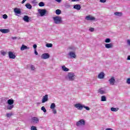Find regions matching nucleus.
<instances>
[{"mask_svg":"<svg viewBox=\"0 0 130 130\" xmlns=\"http://www.w3.org/2000/svg\"><path fill=\"white\" fill-rule=\"evenodd\" d=\"M53 20L54 21V23L55 24H57V25L61 24V23H62V19H61V17L60 16L53 17Z\"/></svg>","mask_w":130,"mask_h":130,"instance_id":"obj_1","label":"nucleus"},{"mask_svg":"<svg viewBox=\"0 0 130 130\" xmlns=\"http://www.w3.org/2000/svg\"><path fill=\"white\" fill-rule=\"evenodd\" d=\"M68 77L69 81H75V73H69L68 75Z\"/></svg>","mask_w":130,"mask_h":130,"instance_id":"obj_2","label":"nucleus"},{"mask_svg":"<svg viewBox=\"0 0 130 130\" xmlns=\"http://www.w3.org/2000/svg\"><path fill=\"white\" fill-rule=\"evenodd\" d=\"M85 124H86V121L84 119H80L76 122L77 126H81V125H85Z\"/></svg>","mask_w":130,"mask_h":130,"instance_id":"obj_3","label":"nucleus"},{"mask_svg":"<svg viewBox=\"0 0 130 130\" xmlns=\"http://www.w3.org/2000/svg\"><path fill=\"white\" fill-rule=\"evenodd\" d=\"M108 82L110 85L113 86L115 83V77H114V76L111 77V78L109 79Z\"/></svg>","mask_w":130,"mask_h":130,"instance_id":"obj_4","label":"nucleus"},{"mask_svg":"<svg viewBox=\"0 0 130 130\" xmlns=\"http://www.w3.org/2000/svg\"><path fill=\"white\" fill-rule=\"evenodd\" d=\"M74 107L78 110H82L83 108H84V105H82L80 103L76 104L74 105Z\"/></svg>","mask_w":130,"mask_h":130,"instance_id":"obj_5","label":"nucleus"},{"mask_svg":"<svg viewBox=\"0 0 130 130\" xmlns=\"http://www.w3.org/2000/svg\"><path fill=\"white\" fill-rule=\"evenodd\" d=\"M38 12L41 17H43V16H44L47 12L46 9H38Z\"/></svg>","mask_w":130,"mask_h":130,"instance_id":"obj_6","label":"nucleus"},{"mask_svg":"<svg viewBox=\"0 0 130 130\" xmlns=\"http://www.w3.org/2000/svg\"><path fill=\"white\" fill-rule=\"evenodd\" d=\"M8 55H9V58H11L12 59H15V58H16V55L12 51L8 52Z\"/></svg>","mask_w":130,"mask_h":130,"instance_id":"obj_7","label":"nucleus"},{"mask_svg":"<svg viewBox=\"0 0 130 130\" xmlns=\"http://www.w3.org/2000/svg\"><path fill=\"white\" fill-rule=\"evenodd\" d=\"M49 57H50V55L47 53L42 54L41 55V58H42V59H47V58H49Z\"/></svg>","mask_w":130,"mask_h":130,"instance_id":"obj_8","label":"nucleus"},{"mask_svg":"<svg viewBox=\"0 0 130 130\" xmlns=\"http://www.w3.org/2000/svg\"><path fill=\"white\" fill-rule=\"evenodd\" d=\"M31 17H29L27 15H24L23 17V20L24 22H26V23H29L30 21H31Z\"/></svg>","mask_w":130,"mask_h":130,"instance_id":"obj_9","label":"nucleus"},{"mask_svg":"<svg viewBox=\"0 0 130 130\" xmlns=\"http://www.w3.org/2000/svg\"><path fill=\"white\" fill-rule=\"evenodd\" d=\"M48 101V94L45 95L42 100V103H45Z\"/></svg>","mask_w":130,"mask_h":130,"instance_id":"obj_10","label":"nucleus"},{"mask_svg":"<svg viewBox=\"0 0 130 130\" xmlns=\"http://www.w3.org/2000/svg\"><path fill=\"white\" fill-rule=\"evenodd\" d=\"M95 17L91 15H88L85 17V20H87V21H93V20H95Z\"/></svg>","mask_w":130,"mask_h":130,"instance_id":"obj_11","label":"nucleus"},{"mask_svg":"<svg viewBox=\"0 0 130 130\" xmlns=\"http://www.w3.org/2000/svg\"><path fill=\"white\" fill-rule=\"evenodd\" d=\"M31 120L34 123H39V119L38 117H34L31 118Z\"/></svg>","mask_w":130,"mask_h":130,"instance_id":"obj_12","label":"nucleus"},{"mask_svg":"<svg viewBox=\"0 0 130 130\" xmlns=\"http://www.w3.org/2000/svg\"><path fill=\"white\" fill-rule=\"evenodd\" d=\"M71 58H76V54L74 52H70L68 54Z\"/></svg>","mask_w":130,"mask_h":130,"instance_id":"obj_13","label":"nucleus"},{"mask_svg":"<svg viewBox=\"0 0 130 130\" xmlns=\"http://www.w3.org/2000/svg\"><path fill=\"white\" fill-rule=\"evenodd\" d=\"M104 77H105V75L103 72H101L98 76V79H104Z\"/></svg>","mask_w":130,"mask_h":130,"instance_id":"obj_14","label":"nucleus"},{"mask_svg":"<svg viewBox=\"0 0 130 130\" xmlns=\"http://www.w3.org/2000/svg\"><path fill=\"white\" fill-rule=\"evenodd\" d=\"M30 48L28 47V46L22 44L21 48H20V50H21V51H23V50H25V49H29Z\"/></svg>","mask_w":130,"mask_h":130,"instance_id":"obj_15","label":"nucleus"},{"mask_svg":"<svg viewBox=\"0 0 130 130\" xmlns=\"http://www.w3.org/2000/svg\"><path fill=\"white\" fill-rule=\"evenodd\" d=\"M73 8L75 10H77L78 11H80V10H81V5H79V4H76V5H74Z\"/></svg>","mask_w":130,"mask_h":130,"instance_id":"obj_16","label":"nucleus"},{"mask_svg":"<svg viewBox=\"0 0 130 130\" xmlns=\"http://www.w3.org/2000/svg\"><path fill=\"white\" fill-rule=\"evenodd\" d=\"M0 32L2 33H9L10 32V30L9 29H0Z\"/></svg>","mask_w":130,"mask_h":130,"instance_id":"obj_17","label":"nucleus"},{"mask_svg":"<svg viewBox=\"0 0 130 130\" xmlns=\"http://www.w3.org/2000/svg\"><path fill=\"white\" fill-rule=\"evenodd\" d=\"M105 46L106 48H112V47H113V45L112 44V43L106 44L105 45Z\"/></svg>","mask_w":130,"mask_h":130,"instance_id":"obj_18","label":"nucleus"},{"mask_svg":"<svg viewBox=\"0 0 130 130\" xmlns=\"http://www.w3.org/2000/svg\"><path fill=\"white\" fill-rule=\"evenodd\" d=\"M14 13H15V14H21V10L20 9L16 8L14 9Z\"/></svg>","mask_w":130,"mask_h":130,"instance_id":"obj_19","label":"nucleus"},{"mask_svg":"<svg viewBox=\"0 0 130 130\" xmlns=\"http://www.w3.org/2000/svg\"><path fill=\"white\" fill-rule=\"evenodd\" d=\"M7 103L9 105H13L14 104V101L12 99H9L7 101Z\"/></svg>","mask_w":130,"mask_h":130,"instance_id":"obj_20","label":"nucleus"},{"mask_svg":"<svg viewBox=\"0 0 130 130\" xmlns=\"http://www.w3.org/2000/svg\"><path fill=\"white\" fill-rule=\"evenodd\" d=\"M98 93L101 94V95H103V94H105V91L102 89V88H100L98 90Z\"/></svg>","mask_w":130,"mask_h":130,"instance_id":"obj_21","label":"nucleus"},{"mask_svg":"<svg viewBox=\"0 0 130 130\" xmlns=\"http://www.w3.org/2000/svg\"><path fill=\"white\" fill-rule=\"evenodd\" d=\"M62 70L64 72H69L70 71V69H69V68L66 67V66H62Z\"/></svg>","mask_w":130,"mask_h":130,"instance_id":"obj_22","label":"nucleus"},{"mask_svg":"<svg viewBox=\"0 0 130 130\" xmlns=\"http://www.w3.org/2000/svg\"><path fill=\"white\" fill-rule=\"evenodd\" d=\"M25 7L27 8V9H29V10H31V9H32V5L29 3H27L25 5Z\"/></svg>","mask_w":130,"mask_h":130,"instance_id":"obj_23","label":"nucleus"},{"mask_svg":"<svg viewBox=\"0 0 130 130\" xmlns=\"http://www.w3.org/2000/svg\"><path fill=\"white\" fill-rule=\"evenodd\" d=\"M114 15L115 16H118V17H121V16H122V13L116 12L114 13Z\"/></svg>","mask_w":130,"mask_h":130,"instance_id":"obj_24","label":"nucleus"},{"mask_svg":"<svg viewBox=\"0 0 130 130\" xmlns=\"http://www.w3.org/2000/svg\"><path fill=\"white\" fill-rule=\"evenodd\" d=\"M118 108H114V107H112L111 108V111H113L114 112H116V111H118Z\"/></svg>","mask_w":130,"mask_h":130,"instance_id":"obj_25","label":"nucleus"},{"mask_svg":"<svg viewBox=\"0 0 130 130\" xmlns=\"http://www.w3.org/2000/svg\"><path fill=\"white\" fill-rule=\"evenodd\" d=\"M55 13L56 14V15H60L61 14V11L59 9H57L55 11Z\"/></svg>","mask_w":130,"mask_h":130,"instance_id":"obj_26","label":"nucleus"},{"mask_svg":"<svg viewBox=\"0 0 130 130\" xmlns=\"http://www.w3.org/2000/svg\"><path fill=\"white\" fill-rule=\"evenodd\" d=\"M12 108H14V105H9V106H7V109L9 110H11Z\"/></svg>","mask_w":130,"mask_h":130,"instance_id":"obj_27","label":"nucleus"},{"mask_svg":"<svg viewBox=\"0 0 130 130\" xmlns=\"http://www.w3.org/2000/svg\"><path fill=\"white\" fill-rule=\"evenodd\" d=\"M54 108H55V104L54 103H53L51 104L50 109H54Z\"/></svg>","mask_w":130,"mask_h":130,"instance_id":"obj_28","label":"nucleus"},{"mask_svg":"<svg viewBox=\"0 0 130 130\" xmlns=\"http://www.w3.org/2000/svg\"><path fill=\"white\" fill-rule=\"evenodd\" d=\"M101 101L102 102L106 101V96H105V95H102L101 96Z\"/></svg>","mask_w":130,"mask_h":130,"instance_id":"obj_29","label":"nucleus"},{"mask_svg":"<svg viewBox=\"0 0 130 130\" xmlns=\"http://www.w3.org/2000/svg\"><path fill=\"white\" fill-rule=\"evenodd\" d=\"M39 7H44L45 6V4H44V2H41L39 3Z\"/></svg>","mask_w":130,"mask_h":130,"instance_id":"obj_30","label":"nucleus"},{"mask_svg":"<svg viewBox=\"0 0 130 130\" xmlns=\"http://www.w3.org/2000/svg\"><path fill=\"white\" fill-rule=\"evenodd\" d=\"M46 47L50 48V47H52L53 45L51 43H47L46 44Z\"/></svg>","mask_w":130,"mask_h":130,"instance_id":"obj_31","label":"nucleus"},{"mask_svg":"<svg viewBox=\"0 0 130 130\" xmlns=\"http://www.w3.org/2000/svg\"><path fill=\"white\" fill-rule=\"evenodd\" d=\"M111 42V40H110V38H107L105 40V42H106V43H109L110 42Z\"/></svg>","mask_w":130,"mask_h":130,"instance_id":"obj_32","label":"nucleus"},{"mask_svg":"<svg viewBox=\"0 0 130 130\" xmlns=\"http://www.w3.org/2000/svg\"><path fill=\"white\" fill-rule=\"evenodd\" d=\"M41 110H42V111H43V112H44V113H46L47 110L46 109H45V107L43 106L41 108Z\"/></svg>","mask_w":130,"mask_h":130,"instance_id":"obj_33","label":"nucleus"},{"mask_svg":"<svg viewBox=\"0 0 130 130\" xmlns=\"http://www.w3.org/2000/svg\"><path fill=\"white\" fill-rule=\"evenodd\" d=\"M31 130H37V127L35 126H31L30 127Z\"/></svg>","mask_w":130,"mask_h":130,"instance_id":"obj_34","label":"nucleus"},{"mask_svg":"<svg viewBox=\"0 0 130 130\" xmlns=\"http://www.w3.org/2000/svg\"><path fill=\"white\" fill-rule=\"evenodd\" d=\"M1 54L3 56H5L7 54V52L4 51H1Z\"/></svg>","mask_w":130,"mask_h":130,"instance_id":"obj_35","label":"nucleus"},{"mask_svg":"<svg viewBox=\"0 0 130 130\" xmlns=\"http://www.w3.org/2000/svg\"><path fill=\"white\" fill-rule=\"evenodd\" d=\"M83 108H85L86 110H90V108L89 107L85 106L83 105Z\"/></svg>","mask_w":130,"mask_h":130,"instance_id":"obj_36","label":"nucleus"},{"mask_svg":"<svg viewBox=\"0 0 130 130\" xmlns=\"http://www.w3.org/2000/svg\"><path fill=\"white\" fill-rule=\"evenodd\" d=\"M95 30V29L93 27H90L89 28V30L90 31V32H94V30Z\"/></svg>","mask_w":130,"mask_h":130,"instance_id":"obj_37","label":"nucleus"},{"mask_svg":"<svg viewBox=\"0 0 130 130\" xmlns=\"http://www.w3.org/2000/svg\"><path fill=\"white\" fill-rule=\"evenodd\" d=\"M3 19H8V15L7 14H4L3 15Z\"/></svg>","mask_w":130,"mask_h":130,"instance_id":"obj_38","label":"nucleus"},{"mask_svg":"<svg viewBox=\"0 0 130 130\" xmlns=\"http://www.w3.org/2000/svg\"><path fill=\"white\" fill-rule=\"evenodd\" d=\"M30 69H31V71H35V67H34V66H33V65H31L30 67Z\"/></svg>","mask_w":130,"mask_h":130,"instance_id":"obj_39","label":"nucleus"},{"mask_svg":"<svg viewBox=\"0 0 130 130\" xmlns=\"http://www.w3.org/2000/svg\"><path fill=\"white\" fill-rule=\"evenodd\" d=\"M126 83H127V84H128L129 85L130 84V78H129L127 79Z\"/></svg>","mask_w":130,"mask_h":130,"instance_id":"obj_40","label":"nucleus"},{"mask_svg":"<svg viewBox=\"0 0 130 130\" xmlns=\"http://www.w3.org/2000/svg\"><path fill=\"white\" fill-rule=\"evenodd\" d=\"M11 116H12V113H7V117H11Z\"/></svg>","mask_w":130,"mask_h":130,"instance_id":"obj_41","label":"nucleus"},{"mask_svg":"<svg viewBox=\"0 0 130 130\" xmlns=\"http://www.w3.org/2000/svg\"><path fill=\"white\" fill-rule=\"evenodd\" d=\"M52 111H53V113H54V114H56V110H55V109H52Z\"/></svg>","mask_w":130,"mask_h":130,"instance_id":"obj_42","label":"nucleus"},{"mask_svg":"<svg viewBox=\"0 0 130 130\" xmlns=\"http://www.w3.org/2000/svg\"><path fill=\"white\" fill-rule=\"evenodd\" d=\"M33 47H34V48L35 50L36 49V48H37V45L34 44V45H33Z\"/></svg>","mask_w":130,"mask_h":130,"instance_id":"obj_43","label":"nucleus"},{"mask_svg":"<svg viewBox=\"0 0 130 130\" xmlns=\"http://www.w3.org/2000/svg\"><path fill=\"white\" fill-rule=\"evenodd\" d=\"M100 3H106V0H100Z\"/></svg>","mask_w":130,"mask_h":130,"instance_id":"obj_44","label":"nucleus"},{"mask_svg":"<svg viewBox=\"0 0 130 130\" xmlns=\"http://www.w3.org/2000/svg\"><path fill=\"white\" fill-rule=\"evenodd\" d=\"M35 54H36V55H38V52H37L36 49H35Z\"/></svg>","mask_w":130,"mask_h":130,"instance_id":"obj_45","label":"nucleus"},{"mask_svg":"<svg viewBox=\"0 0 130 130\" xmlns=\"http://www.w3.org/2000/svg\"><path fill=\"white\" fill-rule=\"evenodd\" d=\"M66 8H71V5H65Z\"/></svg>","mask_w":130,"mask_h":130,"instance_id":"obj_46","label":"nucleus"},{"mask_svg":"<svg viewBox=\"0 0 130 130\" xmlns=\"http://www.w3.org/2000/svg\"><path fill=\"white\" fill-rule=\"evenodd\" d=\"M127 44H128L130 46V40H127Z\"/></svg>","mask_w":130,"mask_h":130,"instance_id":"obj_47","label":"nucleus"},{"mask_svg":"<svg viewBox=\"0 0 130 130\" xmlns=\"http://www.w3.org/2000/svg\"><path fill=\"white\" fill-rule=\"evenodd\" d=\"M12 39H13V40H15L17 39V37H12Z\"/></svg>","mask_w":130,"mask_h":130,"instance_id":"obj_48","label":"nucleus"},{"mask_svg":"<svg viewBox=\"0 0 130 130\" xmlns=\"http://www.w3.org/2000/svg\"><path fill=\"white\" fill-rule=\"evenodd\" d=\"M31 3H32V4H35V3H36V0H32V2H31Z\"/></svg>","mask_w":130,"mask_h":130,"instance_id":"obj_49","label":"nucleus"},{"mask_svg":"<svg viewBox=\"0 0 130 130\" xmlns=\"http://www.w3.org/2000/svg\"><path fill=\"white\" fill-rule=\"evenodd\" d=\"M127 60H130V55H128L127 58Z\"/></svg>","mask_w":130,"mask_h":130,"instance_id":"obj_50","label":"nucleus"},{"mask_svg":"<svg viewBox=\"0 0 130 130\" xmlns=\"http://www.w3.org/2000/svg\"><path fill=\"white\" fill-rule=\"evenodd\" d=\"M71 1H72V2H79L81 0H71Z\"/></svg>","mask_w":130,"mask_h":130,"instance_id":"obj_51","label":"nucleus"},{"mask_svg":"<svg viewBox=\"0 0 130 130\" xmlns=\"http://www.w3.org/2000/svg\"><path fill=\"white\" fill-rule=\"evenodd\" d=\"M56 2H57V3H60L61 2V0H55Z\"/></svg>","mask_w":130,"mask_h":130,"instance_id":"obj_52","label":"nucleus"},{"mask_svg":"<svg viewBox=\"0 0 130 130\" xmlns=\"http://www.w3.org/2000/svg\"><path fill=\"white\" fill-rule=\"evenodd\" d=\"M25 2H26V1L23 0V1H22V2H21V4H24V3H25Z\"/></svg>","mask_w":130,"mask_h":130,"instance_id":"obj_53","label":"nucleus"},{"mask_svg":"<svg viewBox=\"0 0 130 130\" xmlns=\"http://www.w3.org/2000/svg\"><path fill=\"white\" fill-rule=\"evenodd\" d=\"M70 49H73V47H70Z\"/></svg>","mask_w":130,"mask_h":130,"instance_id":"obj_54","label":"nucleus"}]
</instances>
